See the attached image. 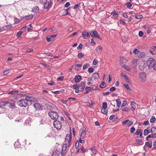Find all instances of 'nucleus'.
I'll return each mask as SVG.
<instances>
[{
    "label": "nucleus",
    "mask_w": 156,
    "mask_h": 156,
    "mask_svg": "<svg viewBox=\"0 0 156 156\" xmlns=\"http://www.w3.org/2000/svg\"><path fill=\"white\" fill-rule=\"evenodd\" d=\"M135 18L137 19H140L142 18L143 16L139 14L137 15H135L134 16Z\"/></svg>",
    "instance_id": "33"
},
{
    "label": "nucleus",
    "mask_w": 156,
    "mask_h": 156,
    "mask_svg": "<svg viewBox=\"0 0 156 156\" xmlns=\"http://www.w3.org/2000/svg\"><path fill=\"white\" fill-rule=\"evenodd\" d=\"M46 40L48 42H49L53 40L52 38L50 35H48L46 37Z\"/></svg>",
    "instance_id": "32"
},
{
    "label": "nucleus",
    "mask_w": 156,
    "mask_h": 156,
    "mask_svg": "<svg viewBox=\"0 0 156 156\" xmlns=\"http://www.w3.org/2000/svg\"><path fill=\"white\" fill-rule=\"evenodd\" d=\"M123 84L124 86V87L126 88V90H130V88L129 87V85H128V84H125L123 83Z\"/></svg>",
    "instance_id": "36"
},
{
    "label": "nucleus",
    "mask_w": 156,
    "mask_h": 156,
    "mask_svg": "<svg viewBox=\"0 0 156 156\" xmlns=\"http://www.w3.org/2000/svg\"><path fill=\"white\" fill-rule=\"evenodd\" d=\"M22 33L23 32L21 31H19L18 33H17L16 34L17 37H20V36L21 35Z\"/></svg>",
    "instance_id": "47"
},
{
    "label": "nucleus",
    "mask_w": 156,
    "mask_h": 156,
    "mask_svg": "<svg viewBox=\"0 0 156 156\" xmlns=\"http://www.w3.org/2000/svg\"><path fill=\"white\" fill-rule=\"evenodd\" d=\"M80 85H79L78 84H75L73 85V87L74 89H80Z\"/></svg>",
    "instance_id": "31"
},
{
    "label": "nucleus",
    "mask_w": 156,
    "mask_h": 156,
    "mask_svg": "<svg viewBox=\"0 0 156 156\" xmlns=\"http://www.w3.org/2000/svg\"><path fill=\"white\" fill-rule=\"evenodd\" d=\"M35 108L36 110H40L41 109L42 105L40 103H36L34 105Z\"/></svg>",
    "instance_id": "15"
},
{
    "label": "nucleus",
    "mask_w": 156,
    "mask_h": 156,
    "mask_svg": "<svg viewBox=\"0 0 156 156\" xmlns=\"http://www.w3.org/2000/svg\"><path fill=\"white\" fill-rule=\"evenodd\" d=\"M136 135L139 136L138 137H141L142 136V131L141 129H137L135 133Z\"/></svg>",
    "instance_id": "18"
},
{
    "label": "nucleus",
    "mask_w": 156,
    "mask_h": 156,
    "mask_svg": "<svg viewBox=\"0 0 156 156\" xmlns=\"http://www.w3.org/2000/svg\"><path fill=\"white\" fill-rule=\"evenodd\" d=\"M155 63V61L152 58H149L147 60V64L149 69H151L152 66H153Z\"/></svg>",
    "instance_id": "5"
},
{
    "label": "nucleus",
    "mask_w": 156,
    "mask_h": 156,
    "mask_svg": "<svg viewBox=\"0 0 156 156\" xmlns=\"http://www.w3.org/2000/svg\"><path fill=\"white\" fill-rule=\"evenodd\" d=\"M101 111L102 113L105 114H107L108 113V111L106 109V108H101Z\"/></svg>",
    "instance_id": "40"
},
{
    "label": "nucleus",
    "mask_w": 156,
    "mask_h": 156,
    "mask_svg": "<svg viewBox=\"0 0 156 156\" xmlns=\"http://www.w3.org/2000/svg\"><path fill=\"white\" fill-rule=\"evenodd\" d=\"M17 104L20 107H26L28 105L26 99H21L18 101Z\"/></svg>",
    "instance_id": "3"
},
{
    "label": "nucleus",
    "mask_w": 156,
    "mask_h": 156,
    "mask_svg": "<svg viewBox=\"0 0 156 156\" xmlns=\"http://www.w3.org/2000/svg\"><path fill=\"white\" fill-rule=\"evenodd\" d=\"M90 34L92 37H95L100 40H102V38L99 36L98 32L95 30H93L90 32Z\"/></svg>",
    "instance_id": "7"
},
{
    "label": "nucleus",
    "mask_w": 156,
    "mask_h": 156,
    "mask_svg": "<svg viewBox=\"0 0 156 156\" xmlns=\"http://www.w3.org/2000/svg\"><path fill=\"white\" fill-rule=\"evenodd\" d=\"M122 76L125 79L126 81L128 83H130V81L129 79L128 78L127 76L125 74H123L122 75Z\"/></svg>",
    "instance_id": "29"
},
{
    "label": "nucleus",
    "mask_w": 156,
    "mask_h": 156,
    "mask_svg": "<svg viewBox=\"0 0 156 156\" xmlns=\"http://www.w3.org/2000/svg\"><path fill=\"white\" fill-rule=\"evenodd\" d=\"M126 5H127V7L128 8H131L132 6V4H131L130 2H128L126 4Z\"/></svg>",
    "instance_id": "59"
},
{
    "label": "nucleus",
    "mask_w": 156,
    "mask_h": 156,
    "mask_svg": "<svg viewBox=\"0 0 156 156\" xmlns=\"http://www.w3.org/2000/svg\"><path fill=\"white\" fill-rule=\"evenodd\" d=\"M126 70L130 71V68L128 66L125 65L123 67Z\"/></svg>",
    "instance_id": "48"
},
{
    "label": "nucleus",
    "mask_w": 156,
    "mask_h": 156,
    "mask_svg": "<svg viewBox=\"0 0 156 156\" xmlns=\"http://www.w3.org/2000/svg\"><path fill=\"white\" fill-rule=\"evenodd\" d=\"M92 89H93V87H87L85 88L86 92H85L84 93L85 94H87Z\"/></svg>",
    "instance_id": "21"
},
{
    "label": "nucleus",
    "mask_w": 156,
    "mask_h": 156,
    "mask_svg": "<svg viewBox=\"0 0 156 156\" xmlns=\"http://www.w3.org/2000/svg\"><path fill=\"white\" fill-rule=\"evenodd\" d=\"M90 150L94 154H96L97 151L95 147H92Z\"/></svg>",
    "instance_id": "34"
},
{
    "label": "nucleus",
    "mask_w": 156,
    "mask_h": 156,
    "mask_svg": "<svg viewBox=\"0 0 156 156\" xmlns=\"http://www.w3.org/2000/svg\"><path fill=\"white\" fill-rule=\"evenodd\" d=\"M145 29L146 30V31L147 34H149L151 33L152 29L150 28H149L148 27L146 26L145 27Z\"/></svg>",
    "instance_id": "27"
},
{
    "label": "nucleus",
    "mask_w": 156,
    "mask_h": 156,
    "mask_svg": "<svg viewBox=\"0 0 156 156\" xmlns=\"http://www.w3.org/2000/svg\"><path fill=\"white\" fill-rule=\"evenodd\" d=\"M116 106L118 108L120 107L121 102L120 99L119 98H118L116 100Z\"/></svg>",
    "instance_id": "24"
},
{
    "label": "nucleus",
    "mask_w": 156,
    "mask_h": 156,
    "mask_svg": "<svg viewBox=\"0 0 156 156\" xmlns=\"http://www.w3.org/2000/svg\"><path fill=\"white\" fill-rule=\"evenodd\" d=\"M90 32L88 33L86 31H83L82 33V36L85 39H88L90 37Z\"/></svg>",
    "instance_id": "12"
},
{
    "label": "nucleus",
    "mask_w": 156,
    "mask_h": 156,
    "mask_svg": "<svg viewBox=\"0 0 156 156\" xmlns=\"http://www.w3.org/2000/svg\"><path fill=\"white\" fill-rule=\"evenodd\" d=\"M150 133L149 131L147 129H145L144 130V135L147 136Z\"/></svg>",
    "instance_id": "43"
},
{
    "label": "nucleus",
    "mask_w": 156,
    "mask_h": 156,
    "mask_svg": "<svg viewBox=\"0 0 156 156\" xmlns=\"http://www.w3.org/2000/svg\"><path fill=\"white\" fill-rule=\"evenodd\" d=\"M122 111L128 112L129 111V109L128 108H124L122 109Z\"/></svg>",
    "instance_id": "56"
},
{
    "label": "nucleus",
    "mask_w": 156,
    "mask_h": 156,
    "mask_svg": "<svg viewBox=\"0 0 156 156\" xmlns=\"http://www.w3.org/2000/svg\"><path fill=\"white\" fill-rule=\"evenodd\" d=\"M39 10V7L38 6H35L33 7L32 12H38Z\"/></svg>",
    "instance_id": "23"
},
{
    "label": "nucleus",
    "mask_w": 156,
    "mask_h": 156,
    "mask_svg": "<svg viewBox=\"0 0 156 156\" xmlns=\"http://www.w3.org/2000/svg\"><path fill=\"white\" fill-rule=\"evenodd\" d=\"M156 120V118L154 116H152L150 119V122L151 123H152L155 121Z\"/></svg>",
    "instance_id": "44"
},
{
    "label": "nucleus",
    "mask_w": 156,
    "mask_h": 156,
    "mask_svg": "<svg viewBox=\"0 0 156 156\" xmlns=\"http://www.w3.org/2000/svg\"><path fill=\"white\" fill-rule=\"evenodd\" d=\"M133 53L135 55V57L138 58H143L146 56L145 52L140 51L136 48L134 50Z\"/></svg>",
    "instance_id": "1"
},
{
    "label": "nucleus",
    "mask_w": 156,
    "mask_h": 156,
    "mask_svg": "<svg viewBox=\"0 0 156 156\" xmlns=\"http://www.w3.org/2000/svg\"><path fill=\"white\" fill-rule=\"evenodd\" d=\"M88 72L90 73H92L94 72V69L92 67H90L88 69Z\"/></svg>",
    "instance_id": "60"
},
{
    "label": "nucleus",
    "mask_w": 156,
    "mask_h": 156,
    "mask_svg": "<svg viewBox=\"0 0 156 156\" xmlns=\"http://www.w3.org/2000/svg\"><path fill=\"white\" fill-rule=\"evenodd\" d=\"M25 99L27 102H33L37 101V99L31 96H27L26 97Z\"/></svg>",
    "instance_id": "10"
},
{
    "label": "nucleus",
    "mask_w": 156,
    "mask_h": 156,
    "mask_svg": "<svg viewBox=\"0 0 156 156\" xmlns=\"http://www.w3.org/2000/svg\"><path fill=\"white\" fill-rule=\"evenodd\" d=\"M7 105L8 104L7 103V101H2L0 103V105L2 107L5 106Z\"/></svg>",
    "instance_id": "41"
},
{
    "label": "nucleus",
    "mask_w": 156,
    "mask_h": 156,
    "mask_svg": "<svg viewBox=\"0 0 156 156\" xmlns=\"http://www.w3.org/2000/svg\"><path fill=\"white\" fill-rule=\"evenodd\" d=\"M8 94H12L17 95L18 94V91L17 90H12L9 91L8 93Z\"/></svg>",
    "instance_id": "25"
},
{
    "label": "nucleus",
    "mask_w": 156,
    "mask_h": 156,
    "mask_svg": "<svg viewBox=\"0 0 156 156\" xmlns=\"http://www.w3.org/2000/svg\"><path fill=\"white\" fill-rule=\"evenodd\" d=\"M81 77L79 75H76L74 77V79L75 82L79 83L81 80Z\"/></svg>",
    "instance_id": "16"
},
{
    "label": "nucleus",
    "mask_w": 156,
    "mask_h": 156,
    "mask_svg": "<svg viewBox=\"0 0 156 156\" xmlns=\"http://www.w3.org/2000/svg\"><path fill=\"white\" fill-rule=\"evenodd\" d=\"M68 101V100H64L63 99H62V100H61V101L62 102V103L66 105H67V103Z\"/></svg>",
    "instance_id": "62"
},
{
    "label": "nucleus",
    "mask_w": 156,
    "mask_h": 156,
    "mask_svg": "<svg viewBox=\"0 0 156 156\" xmlns=\"http://www.w3.org/2000/svg\"><path fill=\"white\" fill-rule=\"evenodd\" d=\"M49 116L52 119L55 120L58 118V115L56 112L51 111L48 113Z\"/></svg>",
    "instance_id": "6"
},
{
    "label": "nucleus",
    "mask_w": 156,
    "mask_h": 156,
    "mask_svg": "<svg viewBox=\"0 0 156 156\" xmlns=\"http://www.w3.org/2000/svg\"><path fill=\"white\" fill-rule=\"evenodd\" d=\"M136 103L134 101L132 102L130 105L131 106V109L132 110L134 111L135 109L136 108Z\"/></svg>",
    "instance_id": "22"
},
{
    "label": "nucleus",
    "mask_w": 156,
    "mask_h": 156,
    "mask_svg": "<svg viewBox=\"0 0 156 156\" xmlns=\"http://www.w3.org/2000/svg\"><path fill=\"white\" fill-rule=\"evenodd\" d=\"M112 14H113V16L115 17H117L118 16V14L115 11H113L112 12Z\"/></svg>",
    "instance_id": "37"
},
{
    "label": "nucleus",
    "mask_w": 156,
    "mask_h": 156,
    "mask_svg": "<svg viewBox=\"0 0 156 156\" xmlns=\"http://www.w3.org/2000/svg\"><path fill=\"white\" fill-rule=\"evenodd\" d=\"M80 149L82 152L83 153H85L87 151V149H84L83 147H81L80 148Z\"/></svg>",
    "instance_id": "35"
},
{
    "label": "nucleus",
    "mask_w": 156,
    "mask_h": 156,
    "mask_svg": "<svg viewBox=\"0 0 156 156\" xmlns=\"http://www.w3.org/2000/svg\"><path fill=\"white\" fill-rule=\"evenodd\" d=\"M7 104H9V107L10 109H14L16 108L15 106L16 102L13 99L8 100L7 101Z\"/></svg>",
    "instance_id": "2"
},
{
    "label": "nucleus",
    "mask_w": 156,
    "mask_h": 156,
    "mask_svg": "<svg viewBox=\"0 0 156 156\" xmlns=\"http://www.w3.org/2000/svg\"><path fill=\"white\" fill-rule=\"evenodd\" d=\"M138 78L142 82H145L146 79L145 73L144 72L140 73L139 74Z\"/></svg>",
    "instance_id": "4"
},
{
    "label": "nucleus",
    "mask_w": 156,
    "mask_h": 156,
    "mask_svg": "<svg viewBox=\"0 0 156 156\" xmlns=\"http://www.w3.org/2000/svg\"><path fill=\"white\" fill-rule=\"evenodd\" d=\"M99 77V75L98 73H95L93 74L92 77L94 79H95L98 78Z\"/></svg>",
    "instance_id": "28"
},
{
    "label": "nucleus",
    "mask_w": 156,
    "mask_h": 156,
    "mask_svg": "<svg viewBox=\"0 0 156 156\" xmlns=\"http://www.w3.org/2000/svg\"><path fill=\"white\" fill-rule=\"evenodd\" d=\"M102 50V47L100 46H98L96 49V51L97 52H101Z\"/></svg>",
    "instance_id": "26"
},
{
    "label": "nucleus",
    "mask_w": 156,
    "mask_h": 156,
    "mask_svg": "<svg viewBox=\"0 0 156 156\" xmlns=\"http://www.w3.org/2000/svg\"><path fill=\"white\" fill-rule=\"evenodd\" d=\"M127 101L126 100H124L123 102L122 103V105H121L122 107H124L126 106V104L127 103Z\"/></svg>",
    "instance_id": "49"
},
{
    "label": "nucleus",
    "mask_w": 156,
    "mask_h": 156,
    "mask_svg": "<svg viewBox=\"0 0 156 156\" xmlns=\"http://www.w3.org/2000/svg\"><path fill=\"white\" fill-rule=\"evenodd\" d=\"M98 62V60L97 59H95L93 61V64L94 65H96L97 64Z\"/></svg>",
    "instance_id": "58"
},
{
    "label": "nucleus",
    "mask_w": 156,
    "mask_h": 156,
    "mask_svg": "<svg viewBox=\"0 0 156 156\" xmlns=\"http://www.w3.org/2000/svg\"><path fill=\"white\" fill-rule=\"evenodd\" d=\"M44 9H47L50 8L51 6V5L50 4L49 1H47L44 4Z\"/></svg>",
    "instance_id": "17"
},
{
    "label": "nucleus",
    "mask_w": 156,
    "mask_h": 156,
    "mask_svg": "<svg viewBox=\"0 0 156 156\" xmlns=\"http://www.w3.org/2000/svg\"><path fill=\"white\" fill-rule=\"evenodd\" d=\"M90 44L94 46L96 44V42L94 41V40L93 38L91 39V41Z\"/></svg>",
    "instance_id": "54"
},
{
    "label": "nucleus",
    "mask_w": 156,
    "mask_h": 156,
    "mask_svg": "<svg viewBox=\"0 0 156 156\" xmlns=\"http://www.w3.org/2000/svg\"><path fill=\"white\" fill-rule=\"evenodd\" d=\"M81 131V133L80 135V138L83 139L87 133L85 127L84 126L82 127L80 130V132Z\"/></svg>",
    "instance_id": "9"
},
{
    "label": "nucleus",
    "mask_w": 156,
    "mask_h": 156,
    "mask_svg": "<svg viewBox=\"0 0 156 156\" xmlns=\"http://www.w3.org/2000/svg\"><path fill=\"white\" fill-rule=\"evenodd\" d=\"M14 21L15 23H18L20 21V20L19 19L16 17L15 18Z\"/></svg>",
    "instance_id": "55"
},
{
    "label": "nucleus",
    "mask_w": 156,
    "mask_h": 156,
    "mask_svg": "<svg viewBox=\"0 0 156 156\" xmlns=\"http://www.w3.org/2000/svg\"><path fill=\"white\" fill-rule=\"evenodd\" d=\"M14 147L16 149L20 148L21 147V145L20 143L18 141H17L15 142L14 144Z\"/></svg>",
    "instance_id": "19"
},
{
    "label": "nucleus",
    "mask_w": 156,
    "mask_h": 156,
    "mask_svg": "<svg viewBox=\"0 0 156 156\" xmlns=\"http://www.w3.org/2000/svg\"><path fill=\"white\" fill-rule=\"evenodd\" d=\"M151 134L153 136L152 137L153 138L156 137V128L154 126H152L151 129Z\"/></svg>",
    "instance_id": "14"
},
{
    "label": "nucleus",
    "mask_w": 156,
    "mask_h": 156,
    "mask_svg": "<svg viewBox=\"0 0 156 156\" xmlns=\"http://www.w3.org/2000/svg\"><path fill=\"white\" fill-rule=\"evenodd\" d=\"M84 87H85V85H80V89H79L80 90V91L81 92H82L83 91Z\"/></svg>",
    "instance_id": "50"
},
{
    "label": "nucleus",
    "mask_w": 156,
    "mask_h": 156,
    "mask_svg": "<svg viewBox=\"0 0 156 156\" xmlns=\"http://www.w3.org/2000/svg\"><path fill=\"white\" fill-rule=\"evenodd\" d=\"M129 120L127 119L122 122V123L123 125H126L129 122Z\"/></svg>",
    "instance_id": "63"
},
{
    "label": "nucleus",
    "mask_w": 156,
    "mask_h": 156,
    "mask_svg": "<svg viewBox=\"0 0 156 156\" xmlns=\"http://www.w3.org/2000/svg\"><path fill=\"white\" fill-rule=\"evenodd\" d=\"M58 154L57 151H54L52 154V156H58Z\"/></svg>",
    "instance_id": "57"
},
{
    "label": "nucleus",
    "mask_w": 156,
    "mask_h": 156,
    "mask_svg": "<svg viewBox=\"0 0 156 156\" xmlns=\"http://www.w3.org/2000/svg\"><path fill=\"white\" fill-rule=\"evenodd\" d=\"M90 65L88 63H85L83 66V70H84L87 68L89 67Z\"/></svg>",
    "instance_id": "39"
},
{
    "label": "nucleus",
    "mask_w": 156,
    "mask_h": 156,
    "mask_svg": "<svg viewBox=\"0 0 156 156\" xmlns=\"http://www.w3.org/2000/svg\"><path fill=\"white\" fill-rule=\"evenodd\" d=\"M107 105L106 103L104 102L102 104V106L101 108H106L107 107Z\"/></svg>",
    "instance_id": "46"
},
{
    "label": "nucleus",
    "mask_w": 156,
    "mask_h": 156,
    "mask_svg": "<svg viewBox=\"0 0 156 156\" xmlns=\"http://www.w3.org/2000/svg\"><path fill=\"white\" fill-rule=\"evenodd\" d=\"M74 66L75 69L78 71L80 70L82 66L80 64H76Z\"/></svg>",
    "instance_id": "20"
},
{
    "label": "nucleus",
    "mask_w": 156,
    "mask_h": 156,
    "mask_svg": "<svg viewBox=\"0 0 156 156\" xmlns=\"http://www.w3.org/2000/svg\"><path fill=\"white\" fill-rule=\"evenodd\" d=\"M133 124V122L132 121H129L128 122V123L127 124V125L129 126H132Z\"/></svg>",
    "instance_id": "61"
},
{
    "label": "nucleus",
    "mask_w": 156,
    "mask_h": 156,
    "mask_svg": "<svg viewBox=\"0 0 156 156\" xmlns=\"http://www.w3.org/2000/svg\"><path fill=\"white\" fill-rule=\"evenodd\" d=\"M83 54L82 53H79L77 55L78 57L79 58H82L83 56Z\"/></svg>",
    "instance_id": "51"
},
{
    "label": "nucleus",
    "mask_w": 156,
    "mask_h": 156,
    "mask_svg": "<svg viewBox=\"0 0 156 156\" xmlns=\"http://www.w3.org/2000/svg\"><path fill=\"white\" fill-rule=\"evenodd\" d=\"M72 137L71 135L69 134H67L65 138V144H70L71 141Z\"/></svg>",
    "instance_id": "11"
},
{
    "label": "nucleus",
    "mask_w": 156,
    "mask_h": 156,
    "mask_svg": "<svg viewBox=\"0 0 156 156\" xmlns=\"http://www.w3.org/2000/svg\"><path fill=\"white\" fill-rule=\"evenodd\" d=\"M69 9H65L63 10V11L64 13V14H63V15H69V13L68 12V10Z\"/></svg>",
    "instance_id": "45"
},
{
    "label": "nucleus",
    "mask_w": 156,
    "mask_h": 156,
    "mask_svg": "<svg viewBox=\"0 0 156 156\" xmlns=\"http://www.w3.org/2000/svg\"><path fill=\"white\" fill-rule=\"evenodd\" d=\"M53 125L58 130L60 129L62 127V125L61 122L57 120H55L54 121Z\"/></svg>",
    "instance_id": "8"
},
{
    "label": "nucleus",
    "mask_w": 156,
    "mask_h": 156,
    "mask_svg": "<svg viewBox=\"0 0 156 156\" xmlns=\"http://www.w3.org/2000/svg\"><path fill=\"white\" fill-rule=\"evenodd\" d=\"M100 86L101 88H103L106 86V85L104 82H103L101 83Z\"/></svg>",
    "instance_id": "42"
},
{
    "label": "nucleus",
    "mask_w": 156,
    "mask_h": 156,
    "mask_svg": "<svg viewBox=\"0 0 156 156\" xmlns=\"http://www.w3.org/2000/svg\"><path fill=\"white\" fill-rule=\"evenodd\" d=\"M145 145L148 146L149 147L151 148L152 147V143L150 142H146Z\"/></svg>",
    "instance_id": "38"
},
{
    "label": "nucleus",
    "mask_w": 156,
    "mask_h": 156,
    "mask_svg": "<svg viewBox=\"0 0 156 156\" xmlns=\"http://www.w3.org/2000/svg\"><path fill=\"white\" fill-rule=\"evenodd\" d=\"M67 145L66 144H64L62 147V150L61 152V155L62 156L65 155L66 153V150L67 148Z\"/></svg>",
    "instance_id": "13"
},
{
    "label": "nucleus",
    "mask_w": 156,
    "mask_h": 156,
    "mask_svg": "<svg viewBox=\"0 0 156 156\" xmlns=\"http://www.w3.org/2000/svg\"><path fill=\"white\" fill-rule=\"evenodd\" d=\"M135 130V129L133 126L131 127L130 129V132L131 133H133Z\"/></svg>",
    "instance_id": "53"
},
{
    "label": "nucleus",
    "mask_w": 156,
    "mask_h": 156,
    "mask_svg": "<svg viewBox=\"0 0 156 156\" xmlns=\"http://www.w3.org/2000/svg\"><path fill=\"white\" fill-rule=\"evenodd\" d=\"M9 73V70H6L4 71L3 72V75H6L8 74Z\"/></svg>",
    "instance_id": "52"
},
{
    "label": "nucleus",
    "mask_w": 156,
    "mask_h": 156,
    "mask_svg": "<svg viewBox=\"0 0 156 156\" xmlns=\"http://www.w3.org/2000/svg\"><path fill=\"white\" fill-rule=\"evenodd\" d=\"M83 47V44H80L79 46L77 47V48L78 50L82 49Z\"/></svg>",
    "instance_id": "64"
},
{
    "label": "nucleus",
    "mask_w": 156,
    "mask_h": 156,
    "mask_svg": "<svg viewBox=\"0 0 156 156\" xmlns=\"http://www.w3.org/2000/svg\"><path fill=\"white\" fill-rule=\"evenodd\" d=\"M33 15L32 14H30L28 16H25L24 18L26 19H31L33 17Z\"/></svg>",
    "instance_id": "30"
}]
</instances>
